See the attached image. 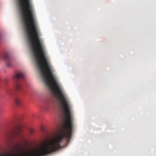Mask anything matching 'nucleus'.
I'll use <instances>...</instances> for the list:
<instances>
[{
  "mask_svg": "<svg viewBox=\"0 0 156 156\" xmlns=\"http://www.w3.org/2000/svg\"><path fill=\"white\" fill-rule=\"evenodd\" d=\"M7 136V139L9 141L11 140L12 136L17 137L19 140V142H24L25 141L24 135L21 133V129L20 128H19V129L17 130L10 133Z\"/></svg>",
  "mask_w": 156,
  "mask_h": 156,
  "instance_id": "1",
  "label": "nucleus"
},
{
  "mask_svg": "<svg viewBox=\"0 0 156 156\" xmlns=\"http://www.w3.org/2000/svg\"><path fill=\"white\" fill-rule=\"evenodd\" d=\"M4 60L6 62V66L8 67H10L12 65V61L10 58L8 54L5 53L3 54L0 55V60Z\"/></svg>",
  "mask_w": 156,
  "mask_h": 156,
  "instance_id": "2",
  "label": "nucleus"
},
{
  "mask_svg": "<svg viewBox=\"0 0 156 156\" xmlns=\"http://www.w3.org/2000/svg\"><path fill=\"white\" fill-rule=\"evenodd\" d=\"M24 77V75L21 72H18L16 74L14 77V79L16 81L19 80L23 79Z\"/></svg>",
  "mask_w": 156,
  "mask_h": 156,
  "instance_id": "3",
  "label": "nucleus"
},
{
  "mask_svg": "<svg viewBox=\"0 0 156 156\" xmlns=\"http://www.w3.org/2000/svg\"><path fill=\"white\" fill-rule=\"evenodd\" d=\"M16 89L17 90H22L21 84L20 83H17L16 84Z\"/></svg>",
  "mask_w": 156,
  "mask_h": 156,
  "instance_id": "4",
  "label": "nucleus"
},
{
  "mask_svg": "<svg viewBox=\"0 0 156 156\" xmlns=\"http://www.w3.org/2000/svg\"><path fill=\"white\" fill-rule=\"evenodd\" d=\"M15 101L16 105H20V101L19 98L16 97L15 99Z\"/></svg>",
  "mask_w": 156,
  "mask_h": 156,
  "instance_id": "5",
  "label": "nucleus"
},
{
  "mask_svg": "<svg viewBox=\"0 0 156 156\" xmlns=\"http://www.w3.org/2000/svg\"><path fill=\"white\" fill-rule=\"evenodd\" d=\"M4 82L7 84V83H8V79L7 78H5L4 79Z\"/></svg>",
  "mask_w": 156,
  "mask_h": 156,
  "instance_id": "6",
  "label": "nucleus"
},
{
  "mask_svg": "<svg viewBox=\"0 0 156 156\" xmlns=\"http://www.w3.org/2000/svg\"><path fill=\"white\" fill-rule=\"evenodd\" d=\"M44 109H45V110H47V109L45 108H44Z\"/></svg>",
  "mask_w": 156,
  "mask_h": 156,
  "instance_id": "7",
  "label": "nucleus"
}]
</instances>
